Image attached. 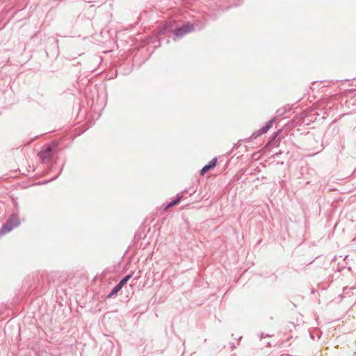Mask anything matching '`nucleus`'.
Masks as SVG:
<instances>
[{"label":"nucleus","instance_id":"nucleus-1","mask_svg":"<svg viewBox=\"0 0 356 356\" xmlns=\"http://www.w3.org/2000/svg\"><path fill=\"white\" fill-rule=\"evenodd\" d=\"M20 220L17 213H13L2 225L0 229V236L12 231L14 228L19 225Z\"/></svg>","mask_w":356,"mask_h":356},{"label":"nucleus","instance_id":"nucleus-2","mask_svg":"<svg viewBox=\"0 0 356 356\" xmlns=\"http://www.w3.org/2000/svg\"><path fill=\"white\" fill-rule=\"evenodd\" d=\"M194 30V27L192 24L187 23L184 24L182 26L179 27L175 31V35L177 37H182L186 34L191 33Z\"/></svg>","mask_w":356,"mask_h":356},{"label":"nucleus","instance_id":"nucleus-3","mask_svg":"<svg viewBox=\"0 0 356 356\" xmlns=\"http://www.w3.org/2000/svg\"><path fill=\"white\" fill-rule=\"evenodd\" d=\"M38 156L42 162L48 163L53 156L52 148L50 146H47L39 152Z\"/></svg>","mask_w":356,"mask_h":356},{"label":"nucleus","instance_id":"nucleus-4","mask_svg":"<svg viewBox=\"0 0 356 356\" xmlns=\"http://www.w3.org/2000/svg\"><path fill=\"white\" fill-rule=\"evenodd\" d=\"M273 122V119L270 120L264 127H263L258 131L253 132L250 137V139H255L257 137L260 136L261 135L266 134L272 127Z\"/></svg>","mask_w":356,"mask_h":356},{"label":"nucleus","instance_id":"nucleus-5","mask_svg":"<svg viewBox=\"0 0 356 356\" xmlns=\"http://www.w3.org/2000/svg\"><path fill=\"white\" fill-rule=\"evenodd\" d=\"M216 163H217V159L216 158H213L211 161H209V163L204 165L201 171H200V174L202 175H203L205 172H207V171H209V170H211V168H214L216 165Z\"/></svg>","mask_w":356,"mask_h":356},{"label":"nucleus","instance_id":"nucleus-6","mask_svg":"<svg viewBox=\"0 0 356 356\" xmlns=\"http://www.w3.org/2000/svg\"><path fill=\"white\" fill-rule=\"evenodd\" d=\"M122 287L123 286L121 284H120V282L117 284L108 295V298H111L114 295L117 294L122 289Z\"/></svg>","mask_w":356,"mask_h":356},{"label":"nucleus","instance_id":"nucleus-7","mask_svg":"<svg viewBox=\"0 0 356 356\" xmlns=\"http://www.w3.org/2000/svg\"><path fill=\"white\" fill-rule=\"evenodd\" d=\"M182 196H178L176 200H174L172 201H171L167 206L166 208H169V207H174L177 204H178V202L181 200Z\"/></svg>","mask_w":356,"mask_h":356},{"label":"nucleus","instance_id":"nucleus-8","mask_svg":"<svg viewBox=\"0 0 356 356\" xmlns=\"http://www.w3.org/2000/svg\"><path fill=\"white\" fill-rule=\"evenodd\" d=\"M132 277V274H129L126 275L122 280H120V284L124 286Z\"/></svg>","mask_w":356,"mask_h":356},{"label":"nucleus","instance_id":"nucleus-9","mask_svg":"<svg viewBox=\"0 0 356 356\" xmlns=\"http://www.w3.org/2000/svg\"><path fill=\"white\" fill-rule=\"evenodd\" d=\"M278 136V132L274 133L272 140H274Z\"/></svg>","mask_w":356,"mask_h":356}]
</instances>
